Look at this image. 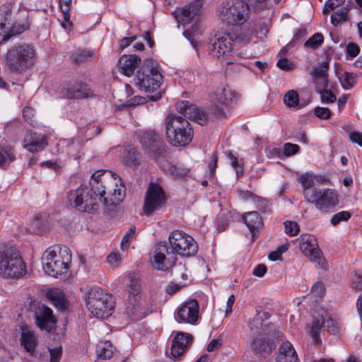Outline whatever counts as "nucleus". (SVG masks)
Masks as SVG:
<instances>
[{"label": "nucleus", "instance_id": "nucleus-1", "mask_svg": "<svg viewBox=\"0 0 362 362\" xmlns=\"http://www.w3.org/2000/svg\"><path fill=\"white\" fill-rule=\"evenodd\" d=\"M110 171L95 172L89 185H81L68 194V200L78 211L93 213L100 205L113 206L121 203L125 197V187Z\"/></svg>", "mask_w": 362, "mask_h": 362}, {"label": "nucleus", "instance_id": "nucleus-2", "mask_svg": "<svg viewBox=\"0 0 362 362\" xmlns=\"http://www.w3.org/2000/svg\"><path fill=\"white\" fill-rule=\"evenodd\" d=\"M36 62V51L28 43H16L4 54V63L11 73L21 74L31 69Z\"/></svg>", "mask_w": 362, "mask_h": 362}, {"label": "nucleus", "instance_id": "nucleus-3", "mask_svg": "<svg viewBox=\"0 0 362 362\" xmlns=\"http://www.w3.org/2000/svg\"><path fill=\"white\" fill-rule=\"evenodd\" d=\"M71 261V255L66 246H51L44 252L42 257L45 272L55 278L67 273Z\"/></svg>", "mask_w": 362, "mask_h": 362}, {"label": "nucleus", "instance_id": "nucleus-4", "mask_svg": "<svg viewBox=\"0 0 362 362\" xmlns=\"http://www.w3.org/2000/svg\"><path fill=\"white\" fill-rule=\"evenodd\" d=\"M165 134L170 144L175 146H185L193 138L189 122L183 117L169 114L165 119Z\"/></svg>", "mask_w": 362, "mask_h": 362}, {"label": "nucleus", "instance_id": "nucleus-5", "mask_svg": "<svg viewBox=\"0 0 362 362\" xmlns=\"http://www.w3.org/2000/svg\"><path fill=\"white\" fill-rule=\"evenodd\" d=\"M250 7L243 0L225 1L217 8L219 20L228 25L238 26L248 19Z\"/></svg>", "mask_w": 362, "mask_h": 362}, {"label": "nucleus", "instance_id": "nucleus-6", "mask_svg": "<svg viewBox=\"0 0 362 362\" xmlns=\"http://www.w3.org/2000/svg\"><path fill=\"white\" fill-rule=\"evenodd\" d=\"M163 83V76L155 62L146 59L141 64L135 79L138 88L145 93L156 92Z\"/></svg>", "mask_w": 362, "mask_h": 362}, {"label": "nucleus", "instance_id": "nucleus-7", "mask_svg": "<svg viewBox=\"0 0 362 362\" xmlns=\"http://www.w3.org/2000/svg\"><path fill=\"white\" fill-rule=\"evenodd\" d=\"M26 274V266L19 252L13 248L0 249V275L5 278L19 279Z\"/></svg>", "mask_w": 362, "mask_h": 362}, {"label": "nucleus", "instance_id": "nucleus-8", "mask_svg": "<svg viewBox=\"0 0 362 362\" xmlns=\"http://www.w3.org/2000/svg\"><path fill=\"white\" fill-rule=\"evenodd\" d=\"M86 305L90 313L98 318L109 317L114 308L111 295L100 288H92L86 293Z\"/></svg>", "mask_w": 362, "mask_h": 362}, {"label": "nucleus", "instance_id": "nucleus-9", "mask_svg": "<svg viewBox=\"0 0 362 362\" xmlns=\"http://www.w3.org/2000/svg\"><path fill=\"white\" fill-rule=\"evenodd\" d=\"M18 8L14 6L13 1L5 4L0 8V41L5 42L11 36L21 34L28 29V24L11 23L13 13H16Z\"/></svg>", "mask_w": 362, "mask_h": 362}, {"label": "nucleus", "instance_id": "nucleus-10", "mask_svg": "<svg viewBox=\"0 0 362 362\" xmlns=\"http://www.w3.org/2000/svg\"><path fill=\"white\" fill-rule=\"evenodd\" d=\"M127 291L129 297L126 305L127 314L134 320L146 317L151 311L146 303L141 300L140 285L136 279L129 276Z\"/></svg>", "mask_w": 362, "mask_h": 362}, {"label": "nucleus", "instance_id": "nucleus-11", "mask_svg": "<svg viewBox=\"0 0 362 362\" xmlns=\"http://www.w3.org/2000/svg\"><path fill=\"white\" fill-rule=\"evenodd\" d=\"M171 250L175 255L189 257L194 255L198 250L197 243L194 238L186 233L175 230L168 237Z\"/></svg>", "mask_w": 362, "mask_h": 362}, {"label": "nucleus", "instance_id": "nucleus-12", "mask_svg": "<svg viewBox=\"0 0 362 362\" xmlns=\"http://www.w3.org/2000/svg\"><path fill=\"white\" fill-rule=\"evenodd\" d=\"M326 327L331 334H337V327L327 312L322 308H317L313 314V325L310 329V335L315 344L320 342V333L322 327Z\"/></svg>", "mask_w": 362, "mask_h": 362}, {"label": "nucleus", "instance_id": "nucleus-13", "mask_svg": "<svg viewBox=\"0 0 362 362\" xmlns=\"http://www.w3.org/2000/svg\"><path fill=\"white\" fill-rule=\"evenodd\" d=\"M176 260L175 254L164 243L156 245L150 257L152 267L159 271H167L175 265Z\"/></svg>", "mask_w": 362, "mask_h": 362}, {"label": "nucleus", "instance_id": "nucleus-14", "mask_svg": "<svg viewBox=\"0 0 362 362\" xmlns=\"http://www.w3.org/2000/svg\"><path fill=\"white\" fill-rule=\"evenodd\" d=\"M306 201L314 204L322 211H327L339 204L336 192L331 189H318L314 192L308 191L306 194Z\"/></svg>", "mask_w": 362, "mask_h": 362}, {"label": "nucleus", "instance_id": "nucleus-15", "mask_svg": "<svg viewBox=\"0 0 362 362\" xmlns=\"http://www.w3.org/2000/svg\"><path fill=\"white\" fill-rule=\"evenodd\" d=\"M165 203V195L157 184L151 183L147 189L144 204V211L147 216L160 209Z\"/></svg>", "mask_w": 362, "mask_h": 362}, {"label": "nucleus", "instance_id": "nucleus-16", "mask_svg": "<svg viewBox=\"0 0 362 362\" xmlns=\"http://www.w3.org/2000/svg\"><path fill=\"white\" fill-rule=\"evenodd\" d=\"M300 248L302 252L310 261L317 263L325 267V259L320 250L315 237L310 234H303L300 237Z\"/></svg>", "mask_w": 362, "mask_h": 362}, {"label": "nucleus", "instance_id": "nucleus-17", "mask_svg": "<svg viewBox=\"0 0 362 362\" xmlns=\"http://www.w3.org/2000/svg\"><path fill=\"white\" fill-rule=\"evenodd\" d=\"M141 143L144 150L153 159L158 158L164 152V147L162 144L160 136L153 131H147L141 134L140 136Z\"/></svg>", "mask_w": 362, "mask_h": 362}, {"label": "nucleus", "instance_id": "nucleus-18", "mask_svg": "<svg viewBox=\"0 0 362 362\" xmlns=\"http://www.w3.org/2000/svg\"><path fill=\"white\" fill-rule=\"evenodd\" d=\"M199 315V306L198 302L190 300L183 303L177 310L176 320L178 322H184L194 325L197 322Z\"/></svg>", "mask_w": 362, "mask_h": 362}, {"label": "nucleus", "instance_id": "nucleus-19", "mask_svg": "<svg viewBox=\"0 0 362 362\" xmlns=\"http://www.w3.org/2000/svg\"><path fill=\"white\" fill-rule=\"evenodd\" d=\"M274 334H263L260 333L255 337L251 343V348L255 354H261L263 357L268 356L274 349Z\"/></svg>", "mask_w": 362, "mask_h": 362}, {"label": "nucleus", "instance_id": "nucleus-20", "mask_svg": "<svg viewBox=\"0 0 362 362\" xmlns=\"http://www.w3.org/2000/svg\"><path fill=\"white\" fill-rule=\"evenodd\" d=\"M20 344L30 356L35 354L38 344V337L33 329L26 324L20 325Z\"/></svg>", "mask_w": 362, "mask_h": 362}, {"label": "nucleus", "instance_id": "nucleus-21", "mask_svg": "<svg viewBox=\"0 0 362 362\" xmlns=\"http://www.w3.org/2000/svg\"><path fill=\"white\" fill-rule=\"evenodd\" d=\"M203 4L204 0H194L182 9L176 11L179 23L183 25L190 23L199 14Z\"/></svg>", "mask_w": 362, "mask_h": 362}, {"label": "nucleus", "instance_id": "nucleus-22", "mask_svg": "<svg viewBox=\"0 0 362 362\" xmlns=\"http://www.w3.org/2000/svg\"><path fill=\"white\" fill-rule=\"evenodd\" d=\"M269 317V315L265 312L257 311L256 316L248 323L249 330L252 334L259 335L270 334L273 332V325L267 322L265 320Z\"/></svg>", "mask_w": 362, "mask_h": 362}, {"label": "nucleus", "instance_id": "nucleus-23", "mask_svg": "<svg viewBox=\"0 0 362 362\" xmlns=\"http://www.w3.org/2000/svg\"><path fill=\"white\" fill-rule=\"evenodd\" d=\"M234 93L228 88H221L216 90L214 97V113L221 116L223 109L233 100Z\"/></svg>", "mask_w": 362, "mask_h": 362}, {"label": "nucleus", "instance_id": "nucleus-24", "mask_svg": "<svg viewBox=\"0 0 362 362\" xmlns=\"http://www.w3.org/2000/svg\"><path fill=\"white\" fill-rule=\"evenodd\" d=\"M56 320L52 314V310L47 307H40L35 313V322L39 328L50 332L56 324Z\"/></svg>", "mask_w": 362, "mask_h": 362}, {"label": "nucleus", "instance_id": "nucleus-25", "mask_svg": "<svg viewBox=\"0 0 362 362\" xmlns=\"http://www.w3.org/2000/svg\"><path fill=\"white\" fill-rule=\"evenodd\" d=\"M192 341V336L189 334L179 332L175 337L172 346L171 354L175 359H178L187 350Z\"/></svg>", "mask_w": 362, "mask_h": 362}, {"label": "nucleus", "instance_id": "nucleus-26", "mask_svg": "<svg viewBox=\"0 0 362 362\" xmlns=\"http://www.w3.org/2000/svg\"><path fill=\"white\" fill-rule=\"evenodd\" d=\"M141 59L135 54L122 55L119 61L118 66L122 74L127 76L133 75L136 67H139Z\"/></svg>", "mask_w": 362, "mask_h": 362}, {"label": "nucleus", "instance_id": "nucleus-27", "mask_svg": "<svg viewBox=\"0 0 362 362\" xmlns=\"http://www.w3.org/2000/svg\"><path fill=\"white\" fill-rule=\"evenodd\" d=\"M47 143L42 136L26 132L23 138V147L31 153L38 152L44 149Z\"/></svg>", "mask_w": 362, "mask_h": 362}, {"label": "nucleus", "instance_id": "nucleus-28", "mask_svg": "<svg viewBox=\"0 0 362 362\" xmlns=\"http://www.w3.org/2000/svg\"><path fill=\"white\" fill-rule=\"evenodd\" d=\"M329 64L328 62H323L317 66H315L310 71L314 83L316 84V88H325L327 86V71Z\"/></svg>", "mask_w": 362, "mask_h": 362}, {"label": "nucleus", "instance_id": "nucleus-29", "mask_svg": "<svg viewBox=\"0 0 362 362\" xmlns=\"http://www.w3.org/2000/svg\"><path fill=\"white\" fill-rule=\"evenodd\" d=\"M232 40L228 36H223L214 42L210 54L216 58H221L227 55L232 50Z\"/></svg>", "mask_w": 362, "mask_h": 362}, {"label": "nucleus", "instance_id": "nucleus-30", "mask_svg": "<svg viewBox=\"0 0 362 362\" xmlns=\"http://www.w3.org/2000/svg\"><path fill=\"white\" fill-rule=\"evenodd\" d=\"M276 362H298L296 351L291 343L285 341L279 346Z\"/></svg>", "mask_w": 362, "mask_h": 362}, {"label": "nucleus", "instance_id": "nucleus-31", "mask_svg": "<svg viewBox=\"0 0 362 362\" xmlns=\"http://www.w3.org/2000/svg\"><path fill=\"white\" fill-rule=\"evenodd\" d=\"M93 95L90 90L86 84L75 83L69 88L66 92V96L70 99H80L91 97Z\"/></svg>", "mask_w": 362, "mask_h": 362}, {"label": "nucleus", "instance_id": "nucleus-32", "mask_svg": "<svg viewBox=\"0 0 362 362\" xmlns=\"http://www.w3.org/2000/svg\"><path fill=\"white\" fill-rule=\"evenodd\" d=\"M243 219L252 233L255 229L261 228L263 224L262 218L257 211L246 213L243 216Z\"/></svg>", "mask_w": 362, "mask_h": 362}, {"label": "nucleus", "instance_id": "nucleus-33", "mask_svg": "<svg viewBox=\"0 0 362 362\" xmlns=\"http://www.w3.org/2000/svg\"><path fill=\"white\" fill-rule=\"evenodd\" d=\"M16 160V153L13 147L0 146V167L6 168Z\"/></svg>", "mask_w": 362, "mask_h": 362}, {"label": "nucleus", "instance_id": "nucleus-34", "mask_svg": "<svg viewBox=\"0 0 362 362\" xmlns=\"http://www.w3.org/2000/svg\"><path fill=\"white\" fill-rule=\"evenodd\" d=\"M349 9L350 8L346 6L332 13L330 18L331 23L334 27H337L341 23L348 21L349 19Z\"/></svg>", "mask_w": 362, "mask_h": 362}, {"label": "nucleus", "instance_id": "nucleus-35", "mask_svg": "<svg viewBox=\"0 0 362 362\" xmlns=\"http://www.w3.org/2000/svg\"><path fill=\"white\" fill-rule=\"evenodd\" d=\"M48 298L54 305L59 310H65L67 306L64 293L58 289H52L47 293Z\"/></svg>", "mask_w": 362, "mask_h": 362}, {"label": "nucleus", "instance_id": "nucleus-36", "mask_svg": "<svg viewBox=\"0 0 362 362\" xmlns=\"http://www.w3.org/2000/svg\"><path fill=\"white\" fill-rule=\"evenodd\" d=\"M98 358L103 360L110 359L114 353V348L110 341H102L97 347Z\"/></svg>", "mask_w": 362, "mask_h": 362}, {"label": "nucleus", "instance_id": "nucleus-37", "mask_svg": "<svg viewBox=\"0 0 362 362\" xmlns=\"http://www.w3.org/2000/svg\"><path fill=\"white\" fill-rule=\"evenodd\" d=\"M300 182L303 188V195L305 199L306 194L307 192H308V191L314 192L315 191H317L318 189V188L313 187L314 180L313 179L312 174H310L308 173L303 174L300 177Z\"/></svg>", "mask_w": 362, "mask_h": 362}, {"label": "nucleus", "instance_id": "nucleus-38", "mask_svg": "<svg viewBox=\"0 0 362 362\" xmlns=\"http://www.w3.org/2000/svg\"><path fill=\"white\" fill-rule=\"evenodd\" d=\"M338 78L344 90L351 89L356 83V76L354 74L347 71L344 72L342 75L338 76Z\"/></svg>", "mask_w": 362, "mask_h": 362}, {"label": "nucleus", "instance_id": "nucleus-39", "mask_svg": "<svg viewBox=\"0 0 362 362\" xmlns=\"http://www.w3.org/2000/svg\"><path fill=\"white\" fill-rule=\"evenodd\" d=\"M93 56V52L91 50H77L73 55V60L75 63L81 64L85 63L91 59Z\"/></svg>", "mask_w": 362, "mask_h": 362}, {"label": "nucleus", "instance_id": "nucleus-40", "mask_svg": "<svg viewBox=\"0 0 362 362\" xmlns=\"http://www.w3.org/2000/svg\"><path fill=\"white\" fill-rule=\"evenodd\" d=\"M285 105L288 107H296L299 103V96L296 90H288L284 97Z\"/></svg>", "mask_w": 362, "mask_h": 362}, {"label": "nucleus", "instance_id": "nucleus-41", "mask_svg": "<svg viewBox=\"0 0 362 362\" xmlns=\"http://www.w3.org/2000/svg\"><path fill=\"white\" fill-rule=\"evenodd\" d=\"M188 119L196 121L198 124L203 125L206 121V115L205 112L194 105V110H192V112L189 115Z\"/></svg>", "mask_w": 362, "mask_h": 362}, {"label": "nucleus", "instance_id": "nucleus-42", "mask_svg": "<svg viewBox=\"0 0 362 362\" xmlns=\"http://www.w3.org/2000/svg\"><path fill=\"white\" fill-rule=\"evenodd\" d=\"M177 110L184 117H188L191 114L192 110H194V105L189 104L188 101H180L176 103Z\"/></svg>", "mask_w": 362, "mask_h": 362}, {"label": "nucleus", "instance_id": "nucleus-43", "mask_svg": "<svg viewBox=\"0 0 362 362\" xmlns=\"http://www.w3.org/2000/svg\"><path fill=\"white\" fill-rule=\"evenodd\" d=\"M323 35L321 33H315L310 37L305 43V47L317 48L323 42Z\"/></svg>", "mask_w": 362, "mask_h": 362}, {"label": "nucleus", "instance_id": "nucleus-44", "mask_svg": "<svg viewBox=\"0 0 362 362\" xmlns=\"http://www.w3.org/2000/svg\"><path fill=\"white\" fill-rule=\"evenodd\" d=\"M122 157L127 164H134L137 160L136 151L134 148L129 147L122 153Z\"/></svg>", "mask_w": 362, "mask_h": 362}, {"label": "nucleus", "instance_id": "nucleus-45", "mask_svg": "<svg viewBox=\"0 0 362 362\" xmlns=\"http://www.w3.org/2000/svg\"><path fill=\"white\" fill-rule=\"evenodd\" d=\"M136 227L132 226L123 236L121 241V248L124 250L127 249L130 245L131 240L134 238Z\"/></svg>", "mask_w": 362, "mask_h": 362}, {"label": "nucleus", "instance_id": "nucleus-46", "mask_svg": "<svg viewBox=\"0 0 362 362\" xmlns=\"http://www.w3.org/2000/svg\"><path fill=\"white\" fill-rule=\"evenodd\" d=\"M316 90L320 93L321 100L324 103H332L337 99L336 95L331 90L325 89V88H316Z\"/></svg>", "mask_w": 362, "mask_h": 362}, {"label": "nucleus", "instance_id": "nucleus-47", "mask_svg": "<svg viewBox=\"0 0 362 362\" xmlns=\"http://www.w3.org/2000/svg\"><path fill=\"white\" fill-rule=\"evenodd\" d=\"M285 233L290 236H295L300 232V227L296 222L286 221L284 222Z\"/></svg>", "mask_w": 362, "mask_h": 362}, {"label": "nucleus", "instance_id": "nucleus-48", "mask_svg": "<svg viewBox=\"0 0 362 362\" xmlns=\"http://www.w3.org/2000/svg\"><path fill=\"white\" fill-rule=\"evenodd\" d=\"M345 2V0H327L322 8L324 15L329 13L330 11L341 6Z\"/></svg>", "mask_w": 362, "mask_h": 362}, {"label": "nucleus", "instance_id": "nucleus-49", "mask_svg": "<svg viewBox=\"0 0 362 362\" xmlns=\"http://www.w3.org/2000/svg\"><path fill=\"white\" fill-rule=\"evenodd\" d=\"M351 217V214L346 211H340L336 214H334L332 219L331 223L333 226H337L341 221H346L349 220Z\"/></svg>", "mask_w": 362, "mask_h": 362}, {"label": "nucleus", "instance_id": "nucleus-50", "mask_svg": "<svg viewBox=\"0 0 362 362\" xmlns=\"http://www.w3.org/2000/svg\"><path fill=\"white\" fill-rule=\"evenodd\" d=\"M23 116L30 125L34 126L36 124V121L35 119V110L33 108L30 107H24L23 110Z\"/></svg>", "mask_w": 362, "mask_h": 362}, {"label": "nucleus", "instance_id": "nucleus-51", "mask_svg": "<svg viewBox=\"0 0 362 362\" xmlns=\"http://www.w3.org/2000/svg\"><path fill=\"white\" fill-rule=\"evenodd\" d=\"M324 291V284L320 282H317L312 286L310 295L315 298H320L322 296Z\"/></svg>", "mask_w": 362, "mask_h": 362}, {"label": "nucleus", "instance_id": "nucleus-52", "mask_svg": "<svg viewBox=\"0 0 362 362\" xmlns=\"http://www.w3.org/2000/svg\"><path fill=\"white\" fill-rule=\"evenodd\" d=\"M300 150V147L297 144L286 143L284 144V153L286 156H291L296 154Z\"/></svg>", "mask_w": 362, "mask_h": 362}, {"label": "nucleus", "instance_id": "nucleus-53", "mask_svg": "<svg viewBox=\"0 0 362 362\" xmlns=\"http://www.w3.org/2000/svg\"><path fill=\"white\" fill-rule=\"evenodd\" d=\"M276 66L284 71H290L294 69V65L288 59L281 57L276 62Z\"/></svg>", "mask_w": 362, "mask_h": 362}, {"label": "nucleus", "instance_id": "nucleus-54", "mask_svg": "<svg viewBox=\"0 0 362 362\" xmlns=\"http://www.w3.org/2000/svg\"><path fill=\"white\" fill-rule=\"evenodd\" d=\"M246 194H249L251 197V200L254 203H257V208L259 210H265L266 207L267 206V202L266 200L252 194L251 192H246Z\"/></svg>", "mask_w": 362, "mask_h": 362}, {"label": "nucleus", "instance_id": "nucleus-55", "mask_svg": "<svg viewBox=\"0 0 362 362\" xmlns=\"http://www.w3.org/2000/svg\"><path fill=\"white\" fill-rule=\"evenodd\" d=\"M315 115L320 119H328L331 115V111L327 107H317L315 108Z\"/></svg>", "mask_w": 362, "mask_h": 362}, {"label": "nucleus", "instance_id": "nucleus-56", "mask_svg": "<svg viewBox=\"0 0 362 362\" xmlns=\"http://www.w3.org/2000/svg\"><path fill=\"white\" fill-rule=\"evenodd\" d=\"M227 155L230 160L231 165L235 169L237 175L239 176L243 172V168L238 165L237 158L232 153V152H227Z\"/></svg>", "mask_w": 362, "mask_h": 362}, {"label": "nucleus", "instance_id": "nucleus-57", "mask_svg": "<svg viewBox=\"0 0 362 362\" xmlns=\"http://www.w3.org/2000/svg\"><path fill=\"white\" fill-rule=\"evenodd\" d=\"M50 354V362H59L62 356V347L58 346L53 349H49Z\"/></svg>", "mask_w": 362, "mask_h": 362}, {"label": "nucleus", "instance_id": "nucleus-58", "mask_svg": "<svg viewBox=\"0 0 362 362\" xmlns=\"http://www.w3.org/2000/svg\"><path fill=\"white\" fill-rule=\"evenodd\" d=\"M70 4L71 0H59L60 8L65 19H69V18H70V14L69 13Z\"/></svg>", "mask_w": 362, "mask_h": 362}, {"label": "nucleus", "instance_id": "nucleus-59", "mask_svg": "<svg viewBox=\"0 0 362 362\" xmlns=\"http://www.w3.org/2000/svg\"><path fill=\"white\" fill-rule=\"evenodd\" d=\"M268 0H249L253 8L256 11H260L267 6Z\"/></svg>", "mask_w": 362, "mask_h": 362}, {"label": "nucleus", "instance_id": "nucleus-60", "mask_svg": "<svg viewBox=\"0 0 362 362\" xmlns=\"http://www.w3.org/2000/svg\"><path fill=\"white\" fill-rule=\"evenodd\" d=\"M349 139L351 142L357 144L362 147V133L359 132H351L349 134Z\"/></svg>", "mask_w": 362, "mask_h": 362}, {"label": "nucleus", "instance_id": "nucleus-61", "mask_svg": "<svg viewBox=\"0 0 362 362\" xmlns=\"http://www.w3.org/2000/svg\"><path fill=\"white\" fill-rule=\"evenodd\" d=\"M359 47L356 43H349L346 47L347 54L351 57H355L359 53Z\"/></svg>", "mask_w": 362, "mask_h": 362}, {"label": "nucleus", "instance_id": "nucleus-62", "mask_svg": "<svg viewBox=\"0 0 362 362\" xmlns=\"http://www.w3.org/2000/svg\"><path fill=\"white\" fill-rule=\"evenodd\" d=\"M109 264L116 267L121 260V255L119 253L112 252L107 257Z\"/></svg>", "mask_w": 362, "mask_h": 362}, {"label": "nucleus", "instance_id": "nucleus-63", "mask_svg": "<svg viewBox=\"0 0 362 362\" xmlns=\"http://www.w3.org/2000/svg\"><path fill=\"white\" fill-rule=\"evenodd\" d=\"M267 267L264 264H259L254 268L252 274L255 276L262 277L267 272Z\"/></svg>", "mask_w": 362, "mask_h": 362}, {"label": "nucleus", "instance_id": "nucleus-64", "mask_svg": "<svg viewBox=\"0 0 362 362\" xmlns=\"http://www.w3.org/2000/svg\"><path fill=\"white\" fill-rule=\"evenodd\" d=\"M351 286L356 290H362V276L355 275L353 278Z\"/></svg>", "mask_w": 362, "mask_h": 362}]
</instances>
